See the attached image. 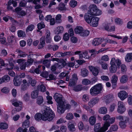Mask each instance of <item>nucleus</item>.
<instances>
[{"label": "nucleus", "mask_w": 132, "mask_h": 132, "mask_svg": "<svg viewBox=\"0 0 132 132\" xmlns=\"http://www.w3.org/2000/svg\"><path fill=\"white\" fill-rule=\"evenodd\" d=\"M29 86L28 85H27L26 84H22L21 86V89L22 91H25L27 90Z\"/></svg>", "instance_id": "44"}, {"label": "nucleus", "mask_w": 132, "mask_h": 132, "mask_svg": "<svg viewBox=\"0 0 132 132\" xmlns=\"http://www.w3.org/2000/svg\"><path fill=\"white\" fill-rule=\"evenodd\" d=\"M89 34V31L87 30H84L83 29L80 35L82 36H87Z\"/></svg>", "instance_id": "34"}, {"label": "nucleus", "mask_w": 132, "mask_h": 132, "mask_svg": "<svg viewBox=\"0 0 132 132\" xmlns=\"http://www.w3.org/2000/svg\"><path fill=\"white\" fill-rule=\"evenodd\" d=\"M114 96L112 94H109L104 97L105 102L107 104H109L113 100Z\"/></svg>", "instance_id": "13"}, {"label": "nucleus", "mask_w": 132, "mask_h": 132, "mask_svg": "<svg viewBox=\"0 0 132 132\" xmlns=\"http://www.w3.org/2000/svg\"><path fill=\"white\" fill-rule=\"evenodd\" d=\"M54 39L55 41L58 42L61 39V37L60 36L57 35L55 36Z\"/></svg>", "instance_id": "61"}, {"label": "nucleus", "mask_w": 132, "mask_h": 132, "mask_svg": "<svg viewBox=\"0 0 132 132\" xmlns=\"http://www.w3.org/2000/svg\"><path fill=\"white\" fill-rule=\"evenodd\" d=\"M43 101V97L40 96H39L37 99V103L39 105L42 104Z\"/></svg>", "instance_id": "38"}, {"label": "nucleus", "mask_w": 132, "mask_h": 132, "mask_svg": "<svg viewBox=\"0 0 132 132\" xmlns=\"http://www.w3.org/2000/svg\"><path fill=\"white\" fill-rule=\"evenodd\" d=\"M61 15L60 14L57 15L55 17L56 22L57 23H60L62 22Z\"/></svg>", "instance_id": "39"}, {"label": "nucleus", "mask_w": 132, "mask_h": 132, "mask_svg": "<svg viewBox=\"0 0 132 132\" xmlns=\"http://www.w3.org/2000/svg\"><path fill=\"white\" fill-rule=\"evenodd\" d=\"M27 78L28 79V82L31 84V86H34L36 85V80H32V78L29 76H27Z\"/></svg>", "instance_id": "30"}, {"label": "nucleus", "mask_w": 132, "mask_h": 132, "mask_svg": "<svg viewBox=\"0 0 132 132\" xmlns=\"http://www.w3.org/2000/svg\"><path fill=\"white\" fill-rule=\"evenodd\" d=\"M22 79L19 77H16L13 79L14 84L16 86H19L22 82Z\"/></svg>", "instance_id": "16"}, {"label": "nucleus", "mask_w": 132, "mask_h": 132, "mask_svg": "<svg viewBox=\"0 0 132 132\" xmlns=\"http://www.w3.org/2000/svg\"><path fill=\"white\" fill-rule=\"evenodd\" d=\"M78 126L79 129L80 130H82L84 128V126L83 123L82 122H80L78 124Z\"/></svg>", "instance_id": "50"}, {"label": "nucleus", "mask_w": 132, "mask_h": 132, "mask_svg": "<svg viewBox=\"0 0 132 132\" xmlns=\"http://www.w3.org/2000/svg\"><path fill=\"white\" fill-rule=\"evenodd\" d=\"M102 39L101 38H95L93 40L92 44L94 46H97L102 43Z\"/></svg>", "instance_id": "21"}, {"label": "nucleus", "mask_w": 132, "mask_h": 132, "mask_svg": "<svg viewBox=\"0 0 132 132\" xmlns=\"http://www.w3.org/2000/svg\"><path fill=\"white\" fill-rule=\"evenodd\" d=\"M9 88L7 87H4L1 89V91L5 93H8L9 92Z\"/></svg>", "instance_id": "53"}, {"label": "nucleus", "mask_w": 132, "mask_h": 132, "mask_svg": "<svg viewBox=\"0 0 132 132\" xmlns=\"http://www.w3.org/2000/svg\"><path fill=\"white\" fill-rule=\"evenodd\" d=\"M128 102L130 105L132 104V96L130 95L128 98Z\"/></svg>", "instance_id": "64"}, {"label": "nucleus", "mask_w": 132, "mask_h": 132, "mask_svg": "<svg viewBox=\"0 0 132 132\" xmlns=\"http://www.w3.org/2000/svg\"><path fill=\"white\" fill-rule=\"evenodd\" d=\"M60 62L62 63V64L61 65H59V66L61 68H63L67 64L65 61L63 59L61 60Z\"/></svg>", "instance_id": "56"}, {"label": "nucleus", "mask_w": 132, "mask_h": 132, "mask_svg": "<svg viewBox=\"0 0 132 132\" xmlns=\"http://www.w3.org/2000/svg\"><path fill=\"white\" fill-rule=\"evenodd\" d=\"M63 30L64 29L63 27H57V30L55 34L58 35L62 33L63 32Z\"/></svg>", "instance_id": "35"}, {"label": "nucleus", "mask_w": 132, "mask_h": 132, "mask_svg": "<svg viewBox=\"0 0 132 132\" xmlns=\"http://www.w3.org/2000/svg\"><path fill=\"white\" fill-rule=\"evenodd\" d=\"M101 79L103 81H108L109 80V77L106 76H101Z\"/></svg>", "instance_id": "58"}, {"label": "nucleus", "mask_w": 132, "mask_h": 132, "mask_svg": "<svg viewBox=\"0 0 132 132\" xmlns=\"http://www.w3.org/2000/svg\"><path fill=\"white\" fill-rule=\"evenodd\" d=\"M45 27V25L44 24V23L42 22L40 23H39L37 25L38 28L39 30H40L43 28H44Z\"/></svg>", "instance_id": "45"}, {"label": "nucleus", "mask_w": 132, "mask_h": 132, "mask_svg": "<svg viewBox=\"0 0 132 132\" xmlns=\"http://www.w3.org/2000/svg\"><path fill=\"white\" fill-rule=\"evenodd\" d=\"M123 121H121L119 122V125L120 127L122 129L125 128L126 126V125Z\"/></svg>", "instance_id": "52"}, {"label": "nucleus", "mask_w": 132, "mask_h": 132, "mask_svg": "<svg viewBox=\"0 0 132 132\" xmlns=\"http://www.w3.org/2000/svg\"><path fill=\"white\" fill-rule=\"evenodd\" d=\"M14 36H9L7 38V40L9 43H12L14 41Z\"/></svg>", "instance_id": "55"}, {"label": "nucleus", "mask_w": 132, "mask_h": 132, "mask_svg": "<svg viewBox=\"0 0 132 132\" xmlns=\"http://www.w3.org/2000/svg\"><path fill=\"white\" fill-rule=\"evenodd\" d=\"M10 80V77L8 75L4 76L3 77L0 78V84L5 82H7Z\"/></svg>", "instance_id": "20"}, {"label": "nucleus", "mask_w": 132, "mask_h": 132, "mask_svg": "<svg viewBox=\"0 0 132 132\" xmlns=\"http://www.w3.org/2000/svg\"><path fill=\"white\" fill-rule=\"evenodd\" d=\"M99 101V99L95 97L91 99L88 103V105L90 107H92L95 104L97 103Z\"/></svg>", "instance_id": "17"}, {"label": "nucleus", "mask_w": 132, "mask_h": 132, "mask_svg": "<svg viewBox=\"0 0 132 132\" xmlns=\"http://www.w3.org/2000/svg\"><path fill=\"white\" fill-rule=\"evenodd\" d=\"M83 29V28L81 27L77 26L75 29V32L76 34H79L80 35Z\"/></svg>", "instance_id": "27"}, {"label": "nucleus", "mask_w": 132, "mask_h": 132, "mask_svg": "<svg viewBox=\"0 0 132 132\" xmlns=\"http://www.w3.org/2000/svg\"><path fill=\"white\" fill-rule=\"evenodd\" d=\"M65 103H62L58 104L57 105V112L59 114L63 113L65 110Z\"/></svg>", "instance_id": "10"}, {"label": "nucleus", "mask_w": 132, "mask_h": 132, "mask_svg": "<svg viewBox=\"0 0 132 132\" xmlns=\"http://www.w3.org/2000/svg\"><path fill=\"white\" fill-rule=\"evenodd\" d=\"M42 117L43 115L41 114L37 113L35 116L34 118L36 120L39 121L41 119L42 120Z\"/></svg>", "instance_id": "32"}, {"label": "nucleus", "mask_w": 132, "mask_h": 132, "mask_svg": "<svg viewBox=\"0 0 132 132\" xmlns=\"http://www.w3.org/2000/svg\"><path fill=\"white\" fill-rule=\"evenodd\" d=\"M54 97L58 104L62 103H65V102L63 101L62 99V95L60 94L56 93L54 95Z\"/></svg>", "instance_id": "7"}, {"label": "nucleus", "mask_w": 132, "mask_h": 132, "mask_svg": "<svg viewBox=\"0 0 132 132\" xmlns=\"http://www.w3.org/2000/svg\"><path fill=\"white\" fill-rule=\"evenodd\" d=\"M33 56V54H30L28 56V60L27 62H25L27 66H28L32 64L34 61L32 59V57Z\"/></svg>", "instance_id": "18"}, {"label": "nucleus", "mask_w": 132, "mask_h": 132, "mask_svg": "<svg viewBox=\"0 0 132 132\" xmlns=\"http://www.w3.org/2000/svg\"><path fill=\"white\" fill-rule=\"evenodd\" d=\"M8 128V125L6 123L2 122L0 123V129H5Z\"/></svg>", "instance_id": "40"}, {"label": "nucleus", "mask_w": 132, "mask_h": 132, "mask_svg": "<svg viewBox=\"0 0 132 132\" xmlns=\"http://www.w3.org/2000/svg\"><path fill=\"white\" fill-rule=\"evenodd\" d=\"M99 18L97 17H94L91 20L90 25L93 27H96L97 26Z\"/></svg>", "instance_id": "12"}, {"label": "nucleus", "mask_w": 132, "mask_h": 132, "mask_svg": "<svg viewBox=\"0 0 132 132\" xmlns=\"http://www.w3.org/2000/svg\"><path fill=\"white\" fill-rule=\"evenodd\" d=\"M70 4L71 7H74L77 5V2L75 0H72L70 1Z\"/></svg>", "instance_id": "46"}, {"label": "nucleus", "mask_w": 132, "mask_h": 132, "mask_svg": "<svg viewBox=\"0 0 132 132\" xmlns=\"http://www.w3.org/2000/svg\"><path fill=\"white\" fill-rule=\"evenodd\" d=\"M51 60H43V64H44L46 67L48 68L50 65Z\"/></svg>", "instance_id": "31"}, {"label": "nucleus", "mask_w": 132, "mask_h": 132, "mask_svg": "<svg viewBox=\"0 0 132 132\" xmlns=\"http://www.w3.org/2000/svg\"><path fill=\"white\" fill-rule=\"evenodd\" d=\"M12 104L14 106L18 107L16 108V110L18 112L20 111L22 109V103L16 100H13L12 102Z\"/></svg>", "instance_id": "6"}, {"label": "nucleus", "mask_w": 132, "mask_h": 132, "mask_svg": "<svg viewBox=\"0 0 132 132\" xmlns=\"http://www.w3.org/2000/svg\"><path fill=\"white\" fill-rule=\"evenodd\" d=\"M88 67L90 70L92 72L94 76H96L98 75L99 72V68H97L92 66H89Z\"/></svg>", "instance_id": "14"}, {"label": "nucleus", "mask_w": 132, "mask_h": 132, "mask_svg": "<svg viewBox=\"0 0 132 132\" xmlns=\"http://www.w3.org/2000/svg\"><path fill=\"white\" fill-rule=\"evenodd\" d=\"M63 39L65 41L68 40L69 39V35L67 33H66L63 36Z\"/></svg>", "instance_id": "54"}, {"label": "nucleus", "mask_w": 132, "mask_h": 132, "mask_svg": "<svg viewBox=\"0 0 132 132\" xmlns=\"http://www.w3.org/2000/svg\"><path fill=\"white\" fill-rule=\"evenodd\" d=\"M118 129V127L116 125H112L110 128V130L114 131H116Z\"/></svg>", "instance_id": "59"}, {"label": "nucleus", "mask_w": 132, "mask_h": 132, "mask_svg": "<svg viewBox=\"0 0 132 132\" xmlns=\"http://www.w3.org/2000/svg\"><path fill=\"white\" fill-rule=\"evenodd\" d=\"M54 116L55 114L51 109L49 107H47L43 112L42 120L50 121L53 119Z\"/></svg>", "instance_id": "2"}, {"label": "nucleus", "mask_w": 132, "mask_h": 132, "mask_svg": "<svg viewBox=\"0 0 132 132\" xmlns=\"http://www.w3.org/2000/svg\"><path fill=\"white\" fill-rule=\"evenodd\" d=\"M38 90H35L31 92V97L32 98H36L38 96Z\"/></svg>", "instance_id": "28"}, {"label": "nucleus", "mask_w": 132, "mask_h": 132, "mask_svg": "<svg viewBox=\"0 0 132 132\" xmlns=\"http://www.w3.org/2000/svg\"><path fill=\"white\" fill-rule=\"evenodd\" d=\"M105 29L109 31H114L115 30L114 26H111L109 24H107L105 27Z\"/></svg>", "instance_id": "23"}, {"label": "nucleus", "mask_w": 132, "mask_h": 132, "mask_svg": "<svg viewBox=\"0 0 132 132\" xmlns=\"http://www.w3.org/2000/svg\"><path fill=\"white\" fill-rule=\"evenodd\" d=\"M34 26L32 24H30L29 26L26 29V31L28 32L29 31H31L34 29Z\"/></svg>", "instance_id": "47"}, {"label": "nucleus", "mask_w": 132, "mask_h": 132, "mask_svg": "<svg viewBox=\"0 0 132 132\" xmlns=\"http://www.w3.org/2000/svg\"><path fill=\"white\" fill-rule=\"evenodd\" d=\"M128 77L126 75L122 76L120 79V81L122 83H124L127 82L128 80Z\"/></svg>", "instance_id": "24"}, {"label": "nucleus", "mask_w": 132, "mask_h": 132, "mask_svg": "<svg viewBox=\"0 0 132 132\" xmlns=\"http://www.w3.org/2000/svg\"><path fill=\"white\" fill-rule=\"evenodd\" d=\"M73 116L72 114L71 113H69L67 114L66 116V118L68 120H70L73 118Z\"/></svg>", "instance_id": "49"}, {"label": "nucleus", "mask_w": 132, "mask_h": 132, "mask_svg": "<svg viewBox=\"0 0 132 132\" xmlns=\"http://www.w3.org/2000/svg\"><path fill=\"white\" fill-rule=\"evenodd\" d=\"M11 0H10L7 3L8 5L7 8L9 10H12L13 9V7L10 6L11 5Z\"/></svg>", "instance_id": "57"}, {"label": "nucleus", "mask_w": 132, "mask_h": 132, "mask_svg": "<svg viewBox=\"0 0 132 132\" xmlns=\"http://www.w3.org/2000/svg\"><path fill=\"white\" fill-rule=\"evenodd\" d=\"M125 59L126 61L127 62H130L132 59V53H128L126 56Z\"/></svg>", "instance_id": "26"}, {"label": "nucleus", "mask_w": 132, "mask_h": 132, "mask_svg": "<svg viewBox=\"0 0 132 132\" xmlns=\"http://www.w3.org/2000/svg\"><path fill=\"white\" fill-rule=\"evenodd\" d=\"M126 109L123 103L122 102L119 101L118 103L117 111L120 114H122L125 111Z\"/></svg>", "instance_id": "8"}, {"label": "nucleus", "mask_w": 132, "mask_h": 132, "mask_svg": "<svg viewBox=\"0 0 132 132\" xmlns=\"http://www.w3.org/2000/svg\"><path fill=\"white\" fill-rule=\"evenodd\" d=\"M73 54V52H71L70 51L65 52L64 53L59 52L55 53L56 55L59 57L64 56L67 55H71Z\"/></svg>", "instance_id": "11"}, {"label": "nucleus", "mask_w": 132, "mask_h": 132, "mask_svg": "<svg viewBox=\"0 0 132 132\" xmlns=\"http://www.w3.org/2000/svg\"><path fill=\"white\" fill-rule=\"evenodd\" d=\"M45 37L43 36L40 38V43L38 46V49L42 48L44 46L45 44Z\"/></svg>", "instance_id": "19"}, {"label": "nucleus", "mask_w": 132, "mask_h": 132, "mask_svg": "<svg viewBox=\"0 0 132 132\" xmlns=\"http://www.w3.org/2000/svg\"><path fill=\"white\" fill-rule=\"evenodd\" d=\"M71 42L73 43H76L77 42V38L72 37L71 38Z\"/></svg>", "instance_id": "63"}, {"label": "nucleus", "mask_w": 132, "mask_h": 132, "mask_svg": "<svg viewBox=\"0 0 132 132\" xmlns=\"http://www.w3.org/2000/svg\"><path fill=\"white\" fill-rule=\"evenodd\" d=\"M96 121V118L94 116H92L89 118V122L90 124L92 125H93L95 124Z\"/></svg>", "instance_id": "29"}, {"label": "nucleus", "mask_w": 132, "mask_h": 132, "mask_svg": "<svg viewBox=\"0 0 132 132\" xmlns=\"http://www.w3.org/2000/svg\"><path fill=\"white\" fill-rule=\"evenodd\" d=\"M88 12L85 14L84 18L85 21L88 23H90L91 20L94 17L93 15L97 16L101 14V11L97 9L94 4L90 5L89 8Z\"/></svg>", "instance_id": "1"}, {"label": "nucleus", "mask_w": 132, "mask_h": 132, "mask_svg": "<svg viewBox=\"0 0 132 132\" xmlns=\"http://www.w3.org/2000/svg\"><path fill=\"white\" fill-rule=\"evenodd\" d=\"M115 61V59L114 58H112L110 63L111 64L110 67V71L112 73L115 72L117 70V67L114 62Z\"/></svg>", "instance_id": "9"}, {"label": "nucleus", "mask_w": 132, "mask_h": 132, "mask_svg": "<svg viewBox=\"0 0 132 132\" xmlns=\"http://www.w3.org/2000/svg\"><path fill=\"white\" fill-rule=\"evenodd\" d=\"M75 81L73 79H70L69 84V86L71 87L74 85H75Z\"/></svg>", "instance_id": "60"}, {"label": "nucleus", "mask_w": 132, "mask_h": 132, "mask_svg": "<svg viewBox=\"0 0 132 132\" xmlns=\"http://www.w3.org/2000/svg\"><path fill=\"white\" fill-rule=\"evenodd\" d=\"M102 88L101 84L96 85L91 88L90 90V94L92 96H96L101 93Z\"/></svg>", "instance_id": "3"}, {"label": "nucleus", "mask_w": 132, "mask_h": 132, "mask_svg": "<svg viewBox=\"0 0 132 132\" xmlns=\"http://www.w3.org/2000/svg\"><path fill=\"white\" fill-rule=\"evenodd\" d=\"M103 120L105 121L104 124V126L106 127L108 129L110 124L113 123L115 121V118L114 117L110 118V116L109 114H105L102 118Z\"/></svg>", "instance_id": "4"}, {"label": "nucleus", "mask_w": 132, "mask_h": 132, "mask_svg": "<svg viewBox=\"0 0 132 132\" xmlns=\"http://www.w3.org/2000/svg\"><path fill=\"white\" fill-rule=\"evenodd\" d=\"M48 75L47 72H44L41 74V75L43 77L46 78L48 77Z\"/></svg>", "instance_id": "62"}, {"label": "nucleus", "mask_w": 132, "mask_h": 132, "mask_svg": "<svg viewBox=\"0 0 132 132\" xmlns=\"http://www.w3.org/2000/svg\"><path fill=\"white\" fill-rule=\"evenodd\" d=\"M118 95L121 100H123L127 97L128 94L125 91L122 90L119 93Z\"/></svg>", "instance_id": "15"}, {"label": "nucleus", "mask_w": 132, "mask_h": 132, "mask_svg": "<svg viewBox=\"0 0 132 132\" xmlns=\"http://www.w3.org/2000/svg\"><path fill=\"white\" fill-rule=\"evenodd\" d=\"M18 36L19 37H25L26 36V34L24 31L22 30H19L18 32Z\"/></svg>", "instance_id": "42"}, {"label": "nucleus", "mask_w": 132, "mask_h": 132, "mask_svg": "<svg viewBox=\"0 0 132 132\" xmlns=\"http://www.w3.org/2000/svg\"><path fill=\"white\" fill-rule=\"evenodd\" d=\"M38 88L40 90V91L42 92H44L46 90V88L45 86L43 85H41L39 87V86H38Z\"/></svg>", "instance_id": "51"}, {"label": "nucleus", "mask_w": 132, "mask_h": 132, "mask_svg": "<svg viewBox=\"0 0 132 132\" xmlns=\"http://www.w3.org/2000/svg\"><path fill=\"white\" fill-rule=\"evenodd\" d=\"M57 9L61 11L65 10L66 9L65 5L64 3H62L60 4Z\"/></svg>", "instance_id": "37"}, {"label": "nucleus", "mask_w": 132, "mask_h": 132, "mask_svg": "<svg viewBox=\"0 0 132 132\" xmlns=\"http://www.w3.org/2000/svg\"><path fill=\"white\" fill-rule=\"evenodd\" d=\"M101 127L100 123H96L94 126V131L95 132H104L108 129L105 127Z\"/></svg>", "instance_id": "5"}, {"label": "nucleus", "mask_w": 132, "mask_h": 132, "mask_svg": "<svg viewBox=\"0 0 132 132\" xmlns=\"http://www.w3.org/2000/svg\"><path fill=\"white\" fill-rule=\"evenodd\" d=\"M29 121L28 120H26L23 123L22 126L23 128H28L29 127Z\"/></svg>", "instance_id": "33"}, {"label": "nucleus", "mask_w": 132, "mask_h": 132, "mask_svg": "<svg viewBox=\"0 0 132 132\" xmlns=\"http://www.w3.org/2000/svg\"><path fill=\"white\" fill-rule=\"evenodd\" d=\"M118 80L117 77L115 75L113 76L112 78L111 82L112 83H116Z\"/></svg>", "instance_id": "48"}, {"label": "nucleus", "mask_w": 132, "mask_h": 132, "mask_svg": "<svg viewBox=\"0 0 132 132\" xmlns=\"http://www.w3.org/2000/svg\"><path fill=\"white\" fill-rule=\"evenodd\" d=\"M68 128L71 131H74L76 130L75 126L73 124H69L68 126Z\"/></svg>", "instance_id": "41"}, {"label": "nucleus", "mask_w": 132, "mask_h": 132, "mask_svg": "<svg viewBox=\"0 0 132 132\" xmlns=\"http://www.w3.org/2000/svg\"><path fill=\"white\" fill-rule=\"evenodd\" d=\"M107 112V109L105 107L101 108L99 110V113L102 114H105Z\"/></svg>", "instance_id": "36"}, {"label": "nucleus", "mask_w": 132, "mask_h": 132, "mask_svg": "<svg viewBox=\"0 0 132 132\" xmlns=\"http://www.w3.org/2000/svg\"><path fill=\"white\" fill-rule=\"evenodd\" d=\"M81 76L82 77H85L88 76V72L87 69L84 68L81 69Z\"/></svg>", "instance_id": "25"}, {"label": "nucleus", "mask_w": 132, "mask_h": 132, "mask_svg": "<svg viewBox=\"0 0 132 132\" xmlns=\"http://www.w3.org/2000/svg\"><path fill=\"white\" fill-rule=\"evenodd\" d=\"M88 88L87 87H82L81 85H77L73 88V90L76 92H78L85 89H87Z\"/></svg>", "instance_id": "22"}, {"label": "nucleus", "mask_w": 132, "mask_h": 132, "mask_svg": "<svg viewBox=\"0 0 132 132\" xmlns=\"http://www.w3.org/2000/svg\"><path fill=\"white\" fill-rule=\"evenodd\" d=\"M82 83L85 85H87L91 83L90 80L88 79H84L82 81Z\"/></svg>", "instance_id": "43"}]
</instances>
